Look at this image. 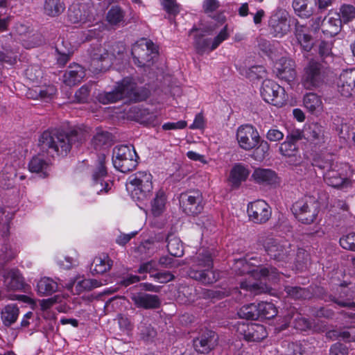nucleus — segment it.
I'll return each instance as SVG.
<instances>
[{"mask_svg": "<svg viewBox=\"0 0 355 355\" xmlns=\"http://www.w3.org/2000/svg\"><path fill=\"white\" fill-rule=\"evenodd\" d=\"M83 134L76 130L64 132L58 129H48L40 136V149L52 156H67L73 145L78 146L83 143Z\"/></svg>", "mask_w": 355, "mask_h": 355, "instance_id": "f257e3e1", "label": "nucleus"}, {"mask_svg": "<svg viewBox=\"0 0 355 355\" xmlns=\"http://www.w3.org/2000/svg\"><path fill=\"white\" fill-rule=\"evenodd\" d=\"M214 257L212 249H200L192 259L191 265L188 270L189 277L203 285H211L216 282L220 275L214 267Z\"/></svg>", "mask_w": 355, "mask_h": 355, "instance_id": "f03ea898", "label": "nucleus"}, {"mask_svg": "<svg viewBox=\"0 0 355 355\" xmlns=\"http://www.w3.org/2000/svg\"><path fill=\"white\" fill-rule=\"evenodd\" d=\"M291 209L299 222L310 225L317 218L320 211V205L315 197L304 196L293 202Z\"/></svg>", "mask_w": 355, "mask_h": 355, "instance_id": "7ed1b4c3", "label": "nucleus"}, {"mask_svg": "<svg viewBox=\"0 0 355 355\" xmlns=\"http://www.w3.org/2000/svg\"><path fill=\"white\" fill-rule=\"evenodd\" d=\"M139 159L133 146L120 145L115 146L112 152V162L114 168L123 173L135 170Z\"/></svg>", "mask_w": 355, "mask_h": 355, "instance_id": "20e7f679", "label": "nucleus"}, {"mask_svg": "<svg viewBox=\"0 0 355 355\" xmlns=\"http://www.w3.org/2000/svg\"><path fill=\"white\" fill-rule=\"evenodd\" d=\"M152 175L146 171H138L128 179L127 190L132 198L144 200L153 189Z\"/></svg>", "mask_w": 355, "mask_h": 355, "instance_id": "39448f33", "label": "nucleus"}, {"mask_svg": "<svg viewBox=\"0 0 355 355\" xmlns=\"http://www.w3.org/2000/svg\"><path fill=\"white\" fill-rule=\"evenodd\" d=\"M350 166L346 163L336 162L328 171L323 173L324 182L334 188L344 189L352 185Z\"/></svg>", "mask_w": 355, "mask_h": 355, "instance_id": "423d86ee", "label": "nucleus"}, {"mask_svg": "<svg viewBox=\"0 0 355 355\" xmlns=\"http://www.w3.org/2000/svg\"><path fill=\"white\" fill-rule=\"evenodd\" d=\"M133 62L139 67H150L159 55L158 46L150 40L134 45L131 51Z\"/></svg>", "mask_w": 355, "mask_h": 355, "instance_id": "0eeeda50", "label": "nucleus"}, {"mask_svg": "<svg viewBox=\"0 0 355 355\" xmlns=\"http://www.w3.org/2000/svg\"><path fill=\"white\" fill-rule=\"evenodd\" d=\"M267 254L277 261H288L293 254L291 245L286 241H282L272 237L261 236L259 239Z\"/></svg>", "mask_w": 355, "mask_h": 355, "instance_id": "6e6552de", "label": "nucleus"}, {"mask_svg": "<svg viewBox=\"0 0 355 355\" xmlns=\"http://www.w3.org/2000/svg\"><path fill=\"white\" fill-rule=\"evenodd\" d=\"M263 100L274 106L281 107L286 102V94L283 87L270 79H265L260 88Z\"/></svg>", "mask_w": 355, "mask_h": 355, "instance_id": "1a4fd4ad", "label": "nucleus"}, {"mask_svg": "<svg viewBox=\"0 0 355 355\" xmlns=\"http://www.w3.org/2000/svg\"><path fill=\"white\" fill-rule=\"evenodd\" d=\"M325 71L323 65L314 60L309 62L304 69L302 84L306 89L319 87L324 81Z\"/></svg>", "mask_w": 355, "mask_h": 355, "instance_id": "9d476101", "label": "nucleus"}, {"mask_svg": "<svg viewBox=\"0 0 355 355\" xmlns=\"http://www.w3.org/2000/svg\"><path fill=\"white\" fill-rule=\"evenodd\" d=\"M203 197L198 189L188 190L180 193L179 202L182 211L189 216H196L203 210Z\"/></svg>", "mask_w": 355, "mask_h": 355, "instance_id": "9b49d317", "label": "nucleus"}, {"mask_svg": "<svg viewBox=\"0 0 355 355\" xmlns=\"http://www.w3.org/2000/svg\"><path fill=\"white\" fill-rule=\"evenodd\" d=\"M302 138V133L298 131L288 134L286 137V140L279 146V153L282 156L288 158L287 162L290 165L297 166L302 162L300 150L297 145V143L301 140Z\"/></svg>", "mask_w": 355, "mask_h": 355, "instance_id": "f8f14e48", "label": "nucleus"}, {"mask_svg": "<svg viewBox=\"0 0 355 355\" xmlns=\"http://www.w3.org/2000/svg\"><path fill=\"white\" fill-rule=\"evenodd\" d=\"M305 138L313 151L325 148L329 139L328 132L325 127L318 123H311L306 128Z\"/></svg>", "mask_w": 355, "mask_h": 355, "instance_id": "ddd939ff", "label": "nucleus"}, {"mask_svg": "<svg viewBox=\"0 0 355 355\" xmlns=\"http://www.w3.org/2000/svg\"><path fill=\"white\" fill-rule=\"evenodd\" d=\"M280 322L278 324L277 329L279 331H283L287 329L292 323L295 329L300 331H306L311 327L310 321L303 317L299 313L295 307L291 306L287 309L283 315L279 319Z\"/></svg>", "mask_w": 355, "mask_h": 355, "instance_id": "4468645a", "label": "nucleus"}, {"mask_svg": "<svg viewBox=\"0 0 355 355\" xmlns=\"http://www.w3.org/2000/svg\"><path fill=\"white\" fill-rule=\"evenodd\" d=\"M260 139L257 130L252 125L245 124L239 127L236 139L239 146L245 150H250L259 144Z\"/></svg>", "mask_w": 355, "mask_h": 355, "instance_id": "2eb2a0df", "label": "nucleus"}, {"mask_svg": "<svg viewBox=\"0 0 355 355\" xmlns=\"http://www.w3.org/2000/svg\"><path fill=\"white\" fill-rule=\"evenodd\" d=\"M247 212L251 221L257 224L266 223L271 217L270 205L263 200H257L248 205Z\"/></svg>", "mask_w": 355, "mask_h": 355, "instance_id": "dca6fc26", "label": "nucleus"}, {"mask_svg": "<svg viewBox=\"0 0 355 355\" xmlns=\"http://www.w3.org/2000/svg\"><path fill=\"white\" fill-rule=\"evenodd\" d=\"M124 98L131 102L137 103L146 101L150 95V91L146 87H138L137 83L132 77L123 78Z\"/></svg>", "mask_w": 355, "mask_h": 355, "instance_id": "f3484780", "label": "nucleus"}, {"mask_svg": "<svg viewBox=\"0 0 355 355\" xmlns=\"http://www.w3.org/2000/svg\"><path fill=\"white\" fill-rule=\"evenodd\" d=\"M237 333L248 342H259L268 336L266 327L257 323H240Z\"/></svg>", "mask_w": 355, "mask_h": 355, "instance_id": "a211bd4d", "label": "nucleus"}, {"mask_svg": "<svg viewBox=\"0 0 355 355\" xmlns=\"http://www.w3.org/2000/svg\"><path fill=\"white\" fill-rule=\"evenodd\" d=\"M288 17V14L285 10H279L270 17L268 26L274 37H282L289 31L291 26Z\"/></svg>", "mask_w": 355, "mask_h": 355, "instance_id": "6ab92c4d", "label": "nucleus"}, {"mask_svg": "<svg viewBox=\"0 0 355 355\" xmlns=\"http://www.w3.org/2000/svg\"><path fill=\"white\" fill-rule=\"evenodd\" d=\"M338 91L341 96L350 98L355 96V68L343 70L337 83Z\"/></svg>", "mask_w": 355, "mask_h": 355, "instance_id": "aec40b11", "label": "nucleus"}, {"mask_svg": "<svg viewBox=\"0 0 355 355\" xmlns=\"http://www.w3.org/2000/svg\"><path fill=\"white\" fill-rule=\"evenodd\" d=\"M277 76L288 83L294 80L296 77L295 63L292 59L282 57L275 66Z\"/></svg>", "mask_w": 355, "mask_h": 355, "instance_id": "412c9836", "label": "nucleus"}, {"mask_svg": "<svg viewBox=\"0 0 355 355\" xmlns=\"http://www.w3.org/2000/svg\"><path fill=\"white\" fill-rule=\"evenodd\" d=\"M338 296L330 295L329 299L340 307L354 308L355 302L353 301L355 293L346 282L341 283L336 288Z\"/></svg>", "mask_w": 355, "mask_h": 355, "instance_id": "4be33fe9", "label": "nucleus"}, {"mask_svg": "<svg viewBox=\"0 0 355 355\" xmlns=\"http://www.w3.org/2000/svg\"><path fill=\"white\" fill-rule=\"evenodd\" d=\"M252 178L260 185L276 187L279 183L277 173L270 168H257L254 170Z\"/></svg>", "mask_w": 355, "mask_h": 355, "instance_id": "5701e85b", "label": "nucleus"}, {"mask_svg": "<svg viewBox=\"0 0 355 355\" xmlns=\"http://www.w3.org/2000/svg\"><path fill=\"white\" fill-rule=\"evenodd\" d=\"M131 300L138 309H156L161 306V300L157 295L140 292L133 295Z\"/></svg>", "mask_w": 355, "mask_h": 355, "instance_id": "b1692460", "label": "nucleus"}, {"mask_svg": "<svg viewBox=\"0 0 355 355\" xmlns=\"http://www.w3.org/2000/svg\"><path fill=\"white\" fill-rule=\"evenodd\" d=\"M85 76V69L79 64L72 63L65 70L62 80L67 86L73 87L79 84Z\"/></svg>", "mask_w": 355, "mask_h": 355, "instance_id": "393cba45", "label": "nucleus"}, {"mask_svg": "<svg viewBox=\"0 0 355 355\" xmlns=\"http://www.w3.org/2000/svg\"><path fill=\"white\" fill-rule=\"evenodd\" d=\"M90 58V65L95 71H105L111 66L109 54L105 49L98 48L94 50Z\"/></svg>", "mask_w": 355, "mask_h": 355, "instance_id": "a878e982", "label": "nucleus"}, {"mask_svg": "<svg viewBox=\"0 0 355 355\" xmlns=\"http://www.w3.org/2000/svg\"><path fill=\"white\" fill-rule=\"evenodd\" d=\"M309 27L300 24L298 21L295 25V36L298 43L305 51H310L313 46V39Z\"/></svg>", "mask_w": 355, "mask_h": 355, "instance_id": "bb28decb", "label": "nucleus"}, {"mask_svg": "<svg viewBox=\"0 0 355 355\" xmlns=\"http://www.w3.org/2000/svg\"><path fill=\"white\" fill-rule=\"evenodd\" d=\"M215 332L206 330L198 338L193 340L195 349L201 354H208L215 345Z\"/></svg>", "mask_w": 355, "mask_h": 355, "instance_id": "cd10ccee", "label": "nucleus"}, {"mask_svg": "<svg viewBox=\"0 0 355 355\" xmlns=\"http://www.w3.org/2000/svg\"><path fill=\"white\" fill-rule=\"evenodd\" d=\"M124 98L123 79L116 83L110 92H101L98 94L96 99L103 105L114 103Z\"/></svg>", "mask_w": 355, "mask_h": 355, "instance_id": "c85d7f7f", "label": "nucleus"}, {"mask_svg": "<svg viewBox=\"0 0 355 355\" xmlns=\"http://www.w3.org/2000/svg\"><path fill=\"white\" fill-rule=\"evenodd\" d=\"M342 28V22L340 14L335 12L333 16L328 15L323 19L322 31L327 37H334L338 35Z\"/></svg>", "mask_w": 355, "mask_h": 355, "instance_id": "c756f323", "label": "nucleus"}, {"mask_svg": "<svg viewBox=\"0 0 355 355\" xmlns=\"http://www.w3.org/2000/svg\"><path fill=\"white\" fill-rule=\"evenodd\" d=\"M105 159L106 157L104 154L98 155L96 166L92 173V180L94 184H100L103 186V183H105V187L100 191H102L104 190L105 192H107V187L109 184L104 181L105 178L107 175V171L105 166Z\"/></svg>", "mask_w": 355, "mask_h": 355, "instance_id": "7c9ffc66", "label": "nucleus"}, {"mask_svg": "<svg viewBox=\"0 0 355 355\" xmlns=\"http://www.w3.org/2000/svg\"><path fill=\"white\" fill-rule=\"evenodd\" d=\"M193 31H197V33L194 35L193 41L196 53L199 55H203L205 53L213 51L214 50H211L212 40L211 38L205 37V31L193 28L190 30V33Z\"/></svg>", "mask_w": 355, "mask_h": 355, "instance_id": "2f4dec72", "label": "nucleus"}, {"mask_svg": "<svg viewBox=\"0 0 355 355\" xmlns=\"http://www.w3.org/2000/svg\"><path fill=\"white\" fill-rule=\"evenodd\" d=\"M249 171L241 164H236L230 171L229 181L232 187L238 188L245 182L249 175Z\"/></svg>", "mask_w": 355, "mask_h": 355, "instance_id": "473e14b6", "label": "nucleus"}, {"mask_svg": "<svg viewBox=\"0 0 355 355\" xmlns=\"http://www.w3.org/2000/svg\"><path fill=\"white\" fill-rule=\"evenodd\" d=\"M315 0H293V8L297 15L302 18H309L313 13Z\"/></svg>", "mask_w": 355, "mask_h": 355, "instance_id": "72a5a7b5", "label": "nucleus"}, {"mask_svg": "<svg viewBox=\"0 0 355 355\" xmlns=\"http://www.w3.org/2000/svg\"><path fill=\"white\" fill-rule=\"evenodd\" d=\"M83 5L78 3H72L68 8L67 20L72 24H85L89 21L88 16L83 12Z\"/></svg>", "mask_w": 355, "mask_h": 355, "instance_id": "f704fd0d", "label": "nucleus"}, {"mask_svg": "<svg viewBox=\"0 0 355 355\" xmlns=\"http://www.w3.org/2000/svg\"><path fill=\"white\" fill-rule=\"evenodd\" d=\"M112 263L108 255L103 254L94 259L90 270L93 275H101L110 270Z\"/></svg>", "mask_w": 355, "mask_h": 355, "instance_id": "c9c22d12", "label": "nucleus"}, {"mask_svg": "<svg viewBox=\"0 0 355 355\" xmlns=\"http://www.w3.org/2000/svg\"><path fill=\"white\" fill-rule=\"evenodd\" d=\"M49 163L43 157L36 155L28 163V169L31 173H39L40 177L48 176Z\"/></svg>", "mask_w": 355, "mask_h": 355, "instance_id": "e433bc0d", "label": "nucleus"}, {"mask_svg": "<svg viewBox=\"0 0 355 355\" xmlns=\"http://www.w3.org/2000/svg\"><path fill=\"white\" fill-rule=\"evenodd\" d=\"M19 314V310L17 304H8L1 311V319L4 326L8 327L14 324Z\"/></svg>", "mask_w": 355, "mask_h": 355, "instance_id": "4c0bfd02", "label": "nucleus"}, {"mask_svg": "<svg viewBox=\"0 0 355 355\" xmlns=\"http://www.w3.org/2000/svg\"><path fill=\"white\" fill-rule=\"evenodd\" d=\"M58 288V283L50 277H42L37 284V291L41 296L51 295L56 292Z\"/></svg>", "mask_w": 355, "mask_h": 355, "instance_id": "58836bf2", "label": "nucleus"}, {"mask_svg": "<svg viewBox=\"0 0 355 355\" xmlns=\"http://www.w3.org/2000/svg\"><path fill=\"white\" fill-rule=\"evenodd\" d=\"M44 13L51 17H58L65 10L62 0H45L43 5Z\"/></svg>", "mask_w": 355, "mask_h": 355, "instance_id": "ea45409f", "label": "nucleus"}, {"mask_svg": "<svg viewBox=\"0 0 355 355\" xmlns=\"http://www.w3.org/2000/svg\"><path fill=\"white\" fill-rule=\"evenodd\" d=\"M303 104L305 108L311 114L320 112L322 108L321 97L313 92L307 93L304 96Z\"/></svg>", "mask_w": 355, "mask_h": 355, "instance_id": "a19ab883", "label": "nucleus"}, {"mask_svg": "<svg viewBox=\"0 0 355 355\" xmlns=\"http://www.w3.org/2000/svg\"><path fill=\"white\" fill-rule=\"evenodd\" d=\"M166 241L167 250L171 255L175 257H181L184 254V248L180 239L173 234H168Z\"/></svg>", "mask_w": 355, "mask_h": 355, "instance_id": "79ce46f5", "label": "nucleus"}, {"mask_svg": "<svg viewBox=\"0 0 355 355\" xmlns=\"http://www.w3.org/2000/svg\"><path fill=\"white\" fill-rule=\"evenodd\" d=\"M248 272L254 279L259 280L266 279L270 276L276 277L278 275V270L277 268L272 266L262 267L259 265H257L255 268H253Z\"/></svg>", "mask_w": 355, "mask_h": 355, "instance_id": "37998d69", "label": "nucleus"}, {"mask_svg": "<svg viewBox=\"0 0 355 355\" xmlns=\"http://www.w3.org/2000/svg\"><path fill=\"white\" fill-rule=\"evenodd\" d=\"M336 164L331 155L316 154L312 159L311 164L313 167L322 170L324 172L330 170Z\"/></svg>", "mask_w": 355, "mask_h": 355, "instance_id": "c03bdc74", "label": "nucleus"}, {"mask_svg": "<svg viewBox=\"0 0 355 355\" xmlns=\"http://www.w3.org/2000/svg\"><path fill=\"white\" fill-rule=\"evenodd\" d=\"M34 92L35 93V96L32 94V92H29V95L31 98H34L37 99H40L48 102L53 99V96L57 93L56 87L53 85H46L42 87H37Z\"/></svg>", "mask_w": 355, "mask_h": 355, "instance_id": "a18cd8bd", "label": "nucleus"}, {"mask_svg": "<svg viewBox=\"0 0 355 355\" xmlns=\"http://www.w3.org/2000/svg\"><path fill=\"white\" fill-rule=\"evenodd\" d=\"M166 196L163 191L157 192L155 197L151 201V213L155 216H159L165 210Z\"/></svg>", "mask_w": 355, "mask_h": 355, "instance_id": "49530a36", "label": "nucleus"}, {"mask_svg": "<svg viewBox=\"0 0 355 355\" xmlns=\"http://www.w3.org/2000/svg\"><path fill=\"white\" fill-rule=\"evenodd\" d=\"M112 141V134L107 131H98L94 135L92 144L96 150H101L104 147L110 145Z\"/></svg>", "mask_w": 355, "mask_h": 355, "instance_id": "de8ad7c7", "label": "nucleus"}, {"mask_svg": "<svg viewBox=\"0 0 355 355\" xmlns=\"http://www.w3.org/2000/svg\"><path fill=\"white\" fill-rule=\"evenodd\" d=\"M259 318L272 319L277 315L278 311L276 306L271 302H261L257 304Z\"/></svg>", "mask_w": 355, "mask_h": 355, "instance_id": "09e8293b", "label": "nucleus"}, {"mask_svg": "<svg viewBox=\"0 0 355 355\" xmlns=\"http://www.w3.org/2000/svg\"><path fill=\"white\" fill-rule=\"evenodd\" d=\"M125 17V12L119 6H112L108 10L106 19L111 25H117L123 21Z\"/></svg>", "mask_w": 355, "mask_h": 355, "instance_id": "8fccbe9b", "label": "nucleus"}, {"mask_svg": "<svg viewBox=\"0 0 355 355\" xmlns=\"http://www.w3.org/2000/svg\"><path fill=\"white\" fill-rule=\"evenodd\" d=\"M239 318L255 320L259 319V312L257 304L251 303L243 305L238 311Z\"/></svg>", "mask_w": 355, "mask_h": 355, "instance_id": "3c124183", "label": "nucleus"}, {"mask_svg": "<svg viewBox=\"0 0 355 355\" xmlns=\"http://www.w3.org/2000/svg\"><path fill=\"white\" fill-rule=\"evenodd\" d=\"M240 288L246 291L250 292L252 295H257L266 292V284L261 282L244 280L240 283Z\"/></svg>", "mask_w": 355, "mask_h": 355, "instance_id": "603ef678", "label": "nucleus"}, {"mask_svg": "<svg viewBox=\"0 0 355 355\" xmlns=\"http://www.w3.org/2000/svg\"><path fill=\"white\" fill-rule=\"evenodd\" d=\"M284 291L288 296L294 300H305L310 297L309 291L307 288L300 286H286Z\"/></svg>", "mask_w": 355, "mask_h": 355, "instance_id": "864d4df0", "label": "nucleus"}, {"mask_svg": "<svg viewBox=\"0 0 355 355\" xmlns=\"http://www.w3.org/2000/svg\"><path fill=\"white\" fill-rule=\"evenodd\" d=\"M253 149L252 157L257 161H262L268 155L270 144L267 141L261 140L260 138L259 144Z\"/></svg>", "mask_w": 355, "mask_h": 355, "instance_id": "5fc2aeb1", "label": "nucleus"}, {"mask_svg": "<svg viewBox=\"0 0 355 355\" xmlns=\"http://www.w3.org/2000/svg\"><path fill=\"white\" fill-rule=\"evenodd\" d=\"M8 277L10 279L8 288L13 291L21 290L24 287V282L19 272L17 269H12L8 272Z\"/></svg>", "mask_w": 355, "mask_h": 355, "instance_id": "6e6d98bb", "label": "nucleus"}, {"mask_svg": "<svg viewBox=\"0 0 355 355\" xmlns=\"http://www.w3.org/2000/svg\"><path fill=\"white\" fill-rule=\"evenodd\" d=\"M162 8L168 15V18H175L180 12V6L177 0H159Z\"/></svg>", "mask_w": 355, "mask_h": 355, "instance_id": "4d7b16f0", "label": "nucleus"}, {"mask_svg": "<svg viewBox=\"0 0 355 355\" xmlns=\"http://www.w3.org/2000/svg\"><path fill=\"white\" fill-rule=\"evenodd\" d=\"M341 22L347 24L355 18V7L349 4H344L340 8Z\"/></svg>", "mask_w": 355, "mask_h": 355, "instance_id": "13d9d810", "label": "nucleus"}, {"mask_svg": "<svg viewBox=\"0 0 355 355\" xmlns=\"http://www.w3.org/2000/svg\"><path fill=\"white\" fill-rule=\"evenodd\" d=\"M55 52L57 54V63L60 67L64 66L69 61L72 55V52L69 49L65 48L62 49V46L59 45L56 46Z\"/></svg>", "mask_w": 355, "mask_h": 355, "instance_id": "bf43d9fd", "label": "nucleus"}, {"mask_svg": "<svg viewBox=\"0 0 355 355\" xmlns=\"http://www.w3.org/2000/svg\"><path fill=\"white\" fill-rule=\"evenodd\" d=\"M266 71L262 65H254L246 71V77L251 80L263 78L266 76Z\"/></svg>", "mask_w": 355, "mask_h": 355, "instance_id": "052dcab7", "label": "nucleus"}, {"mask_svg": "<svg viewBox=\"0 0 355 355\" xmlns=\"http://www.w3.org/2000/svg\"><path fill=\"white\" fill-rule=\"evenodd\" d=\"M340 245L345 250L355 252V232L342 236L339 240Z\"/></svg>", "mask_w": 355, "mask_h": 355, "instance_id": "680f3d73", "label": "nucleus"}, {"mask_svg": "<svg viewBox=\"0 0 355 355\" xmlns=\"http://www.w3.org/2000/svg\"><path fill=\"white\" fill-rule=\"evenodd\" d=\"M2 49L0 50V62L14 65L17 62V53L11 49H5L3 46Z\"/></svg>", "mask_w": 355, "mask_h": 355, "instance_id": "e2e57ef3", "label": "nucleus"}, {"mask_svg": "<svg viewBox=\"0 0 355 355\" xmlns=\"http://www.w3.org/2000/svg\"><path fill=\"white\" fill-rule=\"evenodd\" d=\"M98 286V282L96 279H85L79 281L76 285V290L78 293L85 291H91Z\"/></svg>", "mask_w": 355, "mask_h": 355, "instance_id": "0e129e2a", "label": "nucleus"}, {"mask_svg": "<svg viewBox=\"0 0 355 355\" xmlns=\"http://www.w3.org/2000/svg\"><path fill=\"white\" fill-rule=\"evenodd\" d=\"M338 336L345 342H355V325L345 326L344 329L338 332Z\"/></svg>", "mask_w": 355, "mask_h": 355, "instance_id": "69168bd1", "label": "nucleus"}, {"mask_svg": "<svg viewBox=\"0 0 355 355\" xmlns=\"http://www.w3.org/2000/svg\"><path fill=\"white\" fill-rule=\"evenodd\" d=\"M229 33L227 32V25H225L219 32V33L214 38L211 45V50L216 49L219 45L227 40Z\"/></svg>", "mask_w": 355, "mask_h": 355, "instance_id": "338daca9", "label": "nucleus"}, {"mask_svg": "<svg viewBox=\"0 0 355 355\" xmlns=\"http://www.w3.org/2000/svg\"><path fill=\"white\" fill-rule=\"evenodd\" d=\"M6 172V169L5 168L0 174V184L3 189H8L13 187L14 178L16 177V173L13 172L8 176Z\"/></svg>", "mask_w": 355, "mask_h": 355, "instance_id": "774afa93", "label": "nucleus"}]
</instances>
